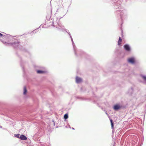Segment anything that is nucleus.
Masks as SVG:
<instances>
[{"label":"nucleus","mask_w":146,"mask_h":146,"mask_svg":"<svg viewBox=\"0 0 146 146\" xmlns=\"http://www.w3.org/2000/svg\"><path fill=\"white\" fill-rule=\"evenodd\" d=\"M128 61L130 63L133 64L135 62V59L133 58H131L128 59Z\"/></svg>","instance_id":"1"},{"label":"nucleus","mask_w":146,"mask_h":146,"mask_svg":"<svg viewBox=\"0 0 146 146\" xmlns=\"http://www.w3.org/2000/svg\"><path fill=\"white\" fill-rule=\"evenodd\" d=\"M76 82L77 83H80L82 81V79L81 78L77 76L76 77Z\"/></svg>","instance_id":"2"},{"label":"nucleus","mask_w":146,"mask_h":146,"mask_svg":"<svg viewBox=\"0 0 146 146\" xmlns=\"http://www.w3.org/2000/svg\"><path fill=\"white\" fill-rule=\"evenodd\" d=\"M121 108L120 106L119 105H114L113 106V109L115 110H117Z\"/></svg>","instance_id":"3"},{"label":"nucleus","mask_w":146,"mask_h":146,"mask_svg":"<svg viewBox=\"0 0 146 146\" xmlns=\"http://www.w3.org/2000/svg\"><path fill=\"white\" fill-rule=\"evenodd\" d=\"M19 138L22 140H26L27 139V137L23 135H21L20 136Z\"/></svg>","instance_id":"4"},{"label":"nucleus","mask_w":146,"mask_h":146,"mask_svg":"<svg viewBox=\"0 0 146 146\" xmlns=\"http://www.w3.org/2000/svg\"><path fill=\"white\" fill-rule=\"evenodd\" d=\"M124 48L125 50L127 51H129L130 49L129 46L127 44H125L124 46Z\"/></svg>","instance_id":"5"},{"label":"nucleus","mask_w":146,"mask_h":146,"mask_svg":"<svg viewBox=\"0 0 146 146\" xmlns=\"http://www.w3.org/2000/svg\"><path fill=\"white\" fill-rule=\"evenodd\" d=\"M122 42V39L121 38L119 37V40L118 41V45H120L121 43Z\"/></svg>","instance_id":"6"},{"label":"nucleus","mask_w":146,"mask_h":146,"mask_svg":"<svg viewBox=\"0 0 146 146\" xmlns=\"http://www.w3.org/2000/svg\"><path fill=\"white\" fill-rule=\"evenodd\" d=\"M37 73L38 74L43 73L45 72L44 71L40 70H37Z\"/></svg>","instance_id":"7"},{"label":"nucleus","mask_w":146,"mask_h":146,"mask_svg":"<svg viewBox=\"0 0 146 146\" xmlns=\"http://www.w3.org/2000/svg\"><path fill=\"white\" fill-rule=\"evenodd\" d=\"M110 120L111 122V127L113 129V123L112 120L111 119H110Z\"/></svg>","instance_id":"8"},{"label":"nucleus","mask_w":146,"mask_h":146,"mask_svg":"<svg viewBox=\"0 0 146 146\" xmlns=\"http://www.w3.org/2000/svg\"><path fill=\"white\" fill-rule=\"evenodd\" d=\"M27 92V90L26 87L25 86L24 88L23 94H25Z\"/></svg>","instance_id":"9"},{"label":"nucleus","mask_w":146,"mask_h":146,"mask_svg":"<svg viewBox=\"0 0 146 146\" xmlns=\"http://www.w3.org/2000/svg\"><path fill=\"white\" fill-rule=\"evenodd\" d=\"M64 118L65 119H67L68 118V116L67 114H65L64 116Z\"/></svg>","instance_id":"10"},{"label":"nucleus","mask_w":146,"mask_h":146,"mask_svg":"<svg viewBox=\"0 0 146 146\" xmlns=\"http://www.w3.org/2000/svg\"><path fill=\"white\" fill-rule=\"evenodd\" d=\"M19 136H20V134H17L16 135V137H17L18 138H19V137H20Z\"/></svg>","instance_id":"11"},{"label":"nucleus","mask_w":146,"mask_h":146,"mask_svg":"<svg viewBox=\"0 0 146 146\" xmlns=\"http://www.w3.org/2000/svg\"><path fill=\"white\" fill-rule=\"evenodd\" d=\"M143 78L145 80H146V76H143Z\"/></svg>","instance_id":"12"},{"label":"nucleus","mask_w":146,"mask_h":146,"mask_svg":"<svg viewBox=\"0 0 146 146\" xmlns=\"http://www.w3.org/2000/svg\"><path fill=\"white\" fill-rule=\"evenodd\" d=\"M3 36L2 34L0 33V37H2Z\"/></svg>","instance_id":"13"}]
</instances>
